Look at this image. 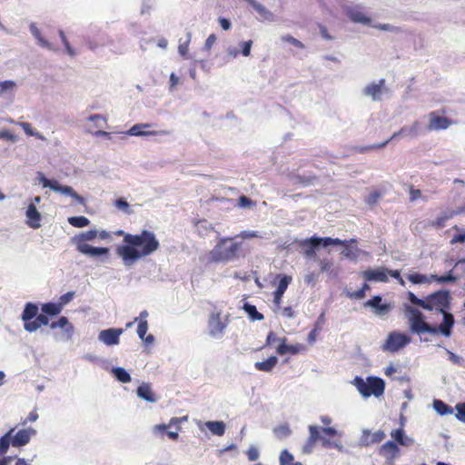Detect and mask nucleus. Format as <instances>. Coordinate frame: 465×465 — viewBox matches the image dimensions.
<instances>
[{
	"mask_svg": "<svg viewBox=\"0 0 465 465\" xmlns=\"http://www.w3.org/2000/svg\"><path fill=\"white\" fill-rule=\"evenodd\" d=\"M408 300L414 305L428 311L436 310L443 315V322L440 325H432L426 322L424 314L411 305H405V315L409 321L410 330L417 335L430 333L443 337H450L454 325V317L450 312L451 296L450 291L440 290L430 293L425 299L417 297L413 292H408Z\"/></svg>",
	"mask_w": 465,
	"mask_h": 465,
	"instance_id": "nucleus-1",
	"label": "nucleus"
},
{
	"mask_svg": "<svg viewBox=\"0 0 465 465\" xmlns=\"http://www.w3.org/2000/svg\"><path fill=\"white\" fill-rule=\"evenodd\" d=\"M160 242L153 232L142 230L140 233L125 234L124 244L116 247V253L125 265L158 251Z\"/></svg>",
	"mask_w": 465,
	"mask_h": 465,
	"instance_id": "nucleus-2",
	"label": "nucleus"
},
{
	"mask_svg": "<svg viewBox=\"0 0 465 465\" xmlns=\"http://www.w3.org/2000/svg\"><path fill=\"white\" fill-rule=\"evenodd\" d=\"M242 252V242L236 237H220L209 252L205 254V263H228L238 260Z\"/></svg>",
	"mask_w": 465,
	"mask_h": 465,
	"instance_id": "nucleus-3",
	"label": "nucleus"
},
{
	"mask_svg": "<svg viewBox=\"0 0 465 465\" xmlns=\"http://www.w3.org/2000/svg\"><path fill=\"white\" fill-rule=\"evenodd\" d=\"M98 236L97 230H89L86 232H82L79 234L75 235L73 238L74 242L75 243L77 252L83 253L84 255H88L89 257H98V255H104L107 257L109 255V248L107 247H94L87 243V241H92Z\"/></svg>",
	"mask_w": 465,
	"mask_h": 465,
	"instance_id": "nucleus-4",
	"label": "nucleus"
},
{
	"mask_svg": "<svg viewBox=\"0 0 465 465\" xmlns=\"http://www.w3.org/2000/svg\"><path fill=\"white\" fill-rule=\"evenodd\" d=\"M230 321V313L223 314L222 311L214 306L210 311L207 318L208 335L213 339H221V337H223Z\"/></svg>",
	"mask_w": 465,
	"mask_h": 465,
	"instance_id": "nucleus-5",
	"label": "nucleus"
},
{
	"mask_svg": "<svg viewBox=\"0 0 465 465\" xmlns=\"http://www.w3.org/2000/svg\"><path fill=\"white\" fill-rule=\"evenodd\" d=\"M320 431H322L324 435H327L329 437L338 436L337 430L333 428H323L320 430L316 426H309L310 435L305 446L303 447L304 452H310L312 448L316 444L317 441H321L322 446L326 449L337 447L336 443L331 441L329 439L323 436H321Z\"/></svg>",
	"mask_w": 465,
	"mask_h": 465,
	"instance_id": "nucleus-6",
	"label": "nucleus"
},
{
	"mask_svg": "<svg viewBox=\"0 0 465 465\" xmlns=\"http://www.w3.org/2000/svg\"><path fill=\"white\" fill-rule=\"evenodd\" d=\"M353 384L365 398L371 395L379 397L383 394L385 388L383 380L378 377H369L366 381L361 377H356Z\"/></svg>",
	"mask_w": 465,
	"mask_h": 465,
	"instance_id": "nucleus-7",
	"label": "nucleus"
},
{
	"mask_svg": "<svg viewBox=\"0 0 465 465\" xmlns=\"http://www.w3.org/2000/svg\"><path fill=\"white\" fill-rule=\"evenodd\" d=\"M411 342V338L407 334H401L400 331H391L381 349L383 351L396 352L404 348Z\"/></svg>",
	"mask_w": 465,
	"mask_h": 465,
	"instance_id": "nucleus-8",
	"label": "nucleus"
},
{
	"mask_svg": "<svg viewBox=\"0 0 465 465\" xmlns=\"http://www.w3.org/2000/svg\"><path fill=\"white\" fill-rule=\"evenodd\" d=\"M346 241H341L339 238H331V237H317L312 236L308 239H305L301 245L308 246L304 251V254L306 257H314L315 251L314 249L320 245L328 246L331 243H346Z\"/></svg>",
	"mask_w": 465,
	"mask_h": 465,
	"instance_id": "nucleus-9",
	"label": "nucleus"
},
{
	"mask_svg": "<svg viewBox=\"0 0 465 465\" xmlns=\"http://www.w3.org/2000/svg\"><path fill=\"white\" fill-rule=\"evenodd\" d=\"M420 126V124L419 122H415L410 127L404 126V127L401 128L398 132H395L386 141H384V142H382L381 143L371 144V145H367V146H361V147L359 148V152L365 153V152H368L370 150L383 148L389 142H391V140H393V139H395V138H397V137H399L401 135L409 134V135H411V136H416L419 134Z\"/></svg>",
	"mask_w": 465,
	"mask_h": 465,
	"instance_id": "nucleus-10",
	"label": "nucleus"
},
{
	"mask_svg": "<svg viewBox=\"0 0 465 465\" xmlns=\"http://www.w3.org/2000/svg\"><path fill=\"white\" fill-rule=\"evenodd\" d=\"M444 114H446V111L444 109L430 113L428 130L440 131L450 128L454 122L449 117L444 116Z\"/></svg>",
	"mask_w": 465,
	"mask_h": 465,
	"instance_id": "nucleus-11",
	"label": "nucleus"
},
{
	"mask_svg": "<svg viewBox=\"0 0 465 465\" xmlns=\"http://www.w3.org/2000/svg\"><path fill=\"white\" fill-rule=\"evenodd\" d=\"M378 454L383 457L390 464H392L394 460L400 455V448L394 441L389 440L379 448Z\"/></svg>",
	"mask_w": 465,
	"mask_h": 465,
	"instance_id": "nucleus-12",
	"label": "nucleus"
},
{
	"mask_svg": "<svg viewBox=\"0 0 465 465\" xmlns=\"http://www.w3.org/2000/svg\"><path fill=\"white\" fill-rule=\"evenodd\" d=\"M123 333V329L109 328L101 331L99 334L100 341L108 346L117 345L119 343V337Z\"/></svg>",
	"mask_w": 465,
	"mask_h": 465,
	"instance_id": "nucleus-13",
	"label": "nucleus"
},
{
	"mask_svg": "<svg viewBox=\"0 0 465 465\" xmlns=\"http://www.w3.org/2000/svg\"><path fill=\"white\" fill-rule=\"evenodd\" d=\"M151 127L149 124H134L133 125L128 134L134 136H143V135H168L170 134L167 130L160 131H145L143 129Z\"/></svg>",
	"mask_w": 465,
	"mask_h": 465,
	"instance_id": "nucleus-14",
	"label": "nucleus"
},
{
	"mask_svg": "<svg viewBox=\"0 0 465 465\" xmlns=\"http://www.w3.org/2000/svg\"><path fill=\"white\" fill-rule=\"evenodd\" d=\"M361 277L367 282H387L389 281L387 276V269L383 267L375 270L369 269L361 272Z\"/></svg>",
	"mask_w": 465,
	"mask_h": 465,
	"instance_id": "nucleus-15",
	"label": "nucleus"
},
{
	"mask_svg": "<svg viewBox=\"0 0 465 465\" xmlns=\"http://www.w3.org/2000/svg\"><path fill=\"white\" fill-rule=\"evenodd\" d=\"M40 183H42V186L44 188H49L54 192L60 193H63L65 195H69L71 197L74 193V191L72 187L60 185L58 183V182L55 180H48L45 177H42L40 179Z\"/></svg>",
	"mask_w": 465,
	"mask_h": 465,
	"instance_id": "nucleus-16",
	"label": "nucleus"
},
{
	"mask_svg": "<svg viewBox=\"0 0 465 465\" xmlns=\"http://www.w3.org/2000/svg\"><path fill=\"white\" fill-rule=\"evenodd\" d=\"M346 243H334L335 245H343L344 249L341 252V254L343 257H346L347 259L351 261H356L359 257L361 251L357 246L352 247V244H357L358 240L355 238H352L351 240H345Z\"/></svg>",
	"mask_w": 465,
	"mask_h": 465,
	"instance_id": "nucleus-17",
	"label": "nucleus"
},
{
	"mask_svg": "<svg viewBox=\"0 0 465 465\" xmlns=\"http://www.w3.org/2000/svg\"><path fill=\"white\" fill-rule=\"evenodd\" d=\"M187 418H173L170 420L169 421V424L168 425H157L155 426L154 430H158V431H161V432H164L166 431L170 427L172 426H176L177 427V430L176 431H167V436L170 440H177L178 438H179V430H181V428L179 427V424L183 421V420H186Z\"/></svg>",
	"mask_w": 465,
	"mask_h": 465,
	"instance_id": "nucleus-18",
	"label": "nucleus"
},
{
	"mask_svg": "<svg viewBox=\"0 0 465 465\" xmlns=\"http://www.w3.org/2000/svg\"><path fill=\"white\" fill-rule=\"evenodd\" d=\"M381 297L375 295L365 302V306L371 307L374 310V313L377 315H384L390 312L391 305L388 303H381Z\"/></svg>",
	"mask_w": 465,
	"mask_h": 465,
	"instance_id": "nucleus-19",
	"label": "nucleus"
},
{
	"mask_svg": "<svg viewBox=\"0 0 465 465\" xmlns=\"http://www.w3.org/2000/svg\"><path fill=\"white\" fill-rule=\"evenodd\" d=\"M34 434L35 430L33 429L19 430L15 436L12 435V446L22 447L28 444Z\"/></svg>",
	"mask_w": 465,
	"mask_h": 465,
	"instance_id": "nucleus-20",
	"label": "nucleus"
},
{
	"mask_svg": "<svg viewBox=\"0 0 465 465\" xmlns=\"http://www.w3.org/2000/svg\"><path fill=\"white\" fill-rule=\"evenodd\" d=\"M305 351L302 344L288 345L286 344V338L282 340V343L277 348V353L280 355L292 354L295 355Z\"/></svg>",
	"mask_w": 465,
	"mask_h": 465,
	"instance_id": "nucleus-21",
	"label": "nucleus"
},
{
	"mask_svg": "<svg viewBox=\"0 0 465 465\" xmlns=\"http://www.w3.org/2000/svg\"><path fill=\"white\" fill-rule=\"evenodd\" d=\"M384 79H380L378 83H371L365 87V95L371 97L372 100H380L384 86Z\"/></svg>",
	"mask_w": 465,
	"mask_h": 465,
	"instance_id": "nucleus-22",
	"label": "nucleus"
},
{
	"mask_svg": "<svg viewBox=\"0 0 465 465\" xmlns=\"http://www.w3.org/2000/svg\"><path fill=\"white\" fill-rule=\"evenodd\" d=\"M385 439V433L382 430H377L373 433L370 431H363L361 436V444L363 446H370L375 443H380Z\"/></svg>",
	"mask_w": 465,
	"mask_h": 465,
	"instance_id": "nucleus-23",
	"label": "nucleus"
},
{
	"mask_svg": "<svg viewBox=\"0 0 465 465\" xmlns=\"http://www.w3.org/2000/svg\"><path fill=\"white\" fill-rule=\"evenodd\" d=\"M26 216L28 218L27 223L30 227L36 229L41 226V213L34 203L28 206Z\"/></svg>",
	"mask_w": 465,
	"mask_h": 465,
	"instance_id": "nucleus-24",
	"label": "nucleus"
},
{
	"mask_svg": "<svg viewBox=\"0 0 465 465\" xmlns=\"http://www.w3.org/2000/svg\"><path fill=\"white\" fill-rule=\"evenodd\" d=\"M391 437L393 439L392 441L397 445L399 444L403 447H409L414 443L412 439L405 435V431L402 428L392 430L391 432Z\"/></svg>",
	"mask_w": 465,
	"mask_h": 465,
	"instance_id": "nucleus-25",
	"label": "nucleus"
},
{
	"mask_svg": "<svg viewBox=\"0 0 465 465\" xmlns=\"http://www.w3.org/2000/svg\"><path fill=\"white\" fill-rule=\"evenodd\" d=\"M148 330V322L145 319H140L137 325V335L139 339L144 341L146 344H152L154 341L153 334L146 335Z\"/></svg>",
	"mask_w": 465,
	"mask_h": 465,
	"instance_id": "nucleus-26",
	"label": "nucleus"
},
{
	"mask_svg": "<svg viewBox=\"0 0 465 465\" xmlns=\"http://www.w3.org/2000/svg\"><path fill=\"white\" fill-rule=\"evenodd\" d=\"M49 319L45 313L36 314L32 322H25V329L28 331H35L39 329L42 325H47Z\"/></svg>",
	"mask_w": 465,
	"mask_h": 465,
	"instance_id": "nucleus-27",
	"label": "nucleus"
},
{
	"mask_svg": "<svg viewBox=\"0 0 465 465\" xmlns=\"http://www.w3.org/2000/svg\"><path fill=\"white\" fill-rule=\"evenodd\" d=\"M51 329L61 328L70 337L74 331L73 324L68 321L65 316H61L57 321H54L50 323Z\"/></svg>",
	"mask_w": 465,
	"mask_h": 465,
	"instance_id": "nucleus-28",
	"label": "nucleus"
},
{
	"mask_svg": "<svg viewBox=\"0 0 465 465\" xmlns=\"http://www.w3.org/2000/svg\"><path fill=\"white\" fill-rule=\"evenodd\" d=\"M347 15L353 23L363 25H369L371 23L370 17H367L361 9H349Z\"/></svg>",
	"mask_w": 465,
	"mask_h": 465,
	"instance_id": "nucleus-29",
	"label": "nucleus"
},
{
	"mask_svg": "<svg viewBox=\"0 0 465 465\" xmlns=\"http://www.w3.org/2000/svg\"><path fill=\"white\" fill-rule=\"evenodd\" d=\"M279 360L276 356H271L263 361L255 362L254 367L259 371L270 372L278 364Z\"/></svg>",
	"mask_w": 465,
	"mask_h": 465,
	"instance_id": "nucleus-30",
	"label": "nucleus"
},
{
	"mask_svg": "<svg viewBox=\"0 0 465 465\" xmlns=\"http://www.w3.org/2000/svg\"><path fill=\"white\" fill-rule=\"evenodd\" d=\"M136 393L140 398L149 402H153L156 401V397L153 392L150 384L148 383H143L140 385L136 390Z\"/></svg>",
	"mask_w": 465,
	"mask_h": 465,
	"instance_id": "nucleus-31",
	"label": "nucleus"
},
{
	"mask_svg": "<svg viewBox=\"0 0 465 465\" xmlns=\"http://www.w3.org/2000/svg\"><path fill=\"white\" fill-rule=\"evenodd\" d=\"M39 307L33 302H27L22 314V320L25 322H32V320L37 316Z\"/></svg>",
	"mask_w": 465,
	"mask_h": 465,
	"instance_id": "nucleus-32",
	"label": "nucleus"
},
{
	"mask_svg": "<svg viewBox=\"0 0 465 465\" xmlns=\"http://www.w3.org/2000/svg\"><path fill=\"white\" fill-rule=\"evenodd\" d=\"M205 427L215 436H223L225 432V424L223 421H206Z\"/></svg>",
	"mask_w": 465,
	"mask_h": 465,
	"instance_id": "nucleus-33",
	"label": "nucleus"
},
{
	"mask_svg": "<svg viewBox=\"0 0 465 465\" xmlns=\"http://www.w3.org/2000/svg\"><path fill=\"white\" fill-rule=\"evenodd\" d=\"M30 31H31L32 35L38 41V44H39L40 46H42L44 48H46V49H49V50H53L54 49L52 45L47 40L45 39V37L41 34V30L38 27L35 26V24H32L30 25Z\"/></svg>",
	"mask_w": 465,
	"mask_h": 465,
	"instance_id": "nucleus-34",
	"label": "nucleus"
},
{
	"mask_svg": "<svg viewBox=\"0 0 465 465\" xmlns=\"http://www.w3.org/2000/svg\"><path fill=\"white\" fill-rule=\"evenodd\" d=\"M15 430H10L6 434L0 438V456L5 454L9 449V446L12 445V434Z\"/></svg>",
	"mask_w": 465,
	"mask_h": 465,
	"instance_id": "nucleus-35",
	"label": "nucleus"
},
{
	"mask_svg": "<svg viewBox=\"0 0 465 465\" xmlns=\"http://www.w3.org/2000/svg\"><path fill=\"white\" fill-rule=\"evenodd\" d=\"M61 305L56 302H46L42 304V312L45 315L54 316L61 312Z\"/></svg>",
	"mask_w": 465,
	"mask_h": 465,
	"instance_id": "nucleus-36",
	"label": "nucleus"
},
{
	"mask_svg": "<svg viewBox=\"0 0 465 465\" xmlns=\"http://www.w3.org/2000/svg\"><path fill=\"white\" fill-rule=\"evenodd\" d=\"M242 308L252 320L261 321L264 319V315L262 312H258L255 305L251 304L249 302H245Z\"/></svg>",
	"mask_w": 465,
	"mask_h": 465,
	"instance_id": "nucleus-37",
	"label": "nucleus"
},
{
	"mask_svg": "<svg viewBox=\"0 0 465 465\" xmlns=\"http://www.w3.org/2000/svg\"><path fill=\"white\" fill-rule=\"evenodd\" d=\"M277 279H279L280 282L278 283L277 289L274 292L284 295L286 290L288 289V285L292 282V277L284 274H279Z\"/></svg>",
	"mask_w": 465,
	"mask_h": 465,
	"instance_id": "nucleus-38",
	"label": "nucleus"
},
{
	"mask_svg": "<svg viewBox=\"0 0 465 465\" xmlns=\"http://www.w3.org/2000/svg\"><path fill=\"white\" fill-rule=\"evenodd\" d=\"M67 221L69 224L76 228H83L90 224V220L85 216H72Z\"/></svg>",
	"mask_w": 465,
	"mask_h": 465,
	"instance_id": "nucleus-39",
	"label": "nucleus"
},
{
	"mask_svg": "<svg viewBox=\"0 0 465 465\" xmlns=\"http://www.w3.org/2000/svg\"><path fill=\"white\" fill-rule=\"evenodd\" d=\"M280 465H302L300 462H293V456L287 450H282L280 453Z\"/></svg>",
	"mask_w": 465,
	"mask_h": 465,
	"instance_id": "nucleus-40",
	"label": "nucleus"
},
{
	"mask_svg": "<svg viewBox=\"0 0 465 465\" xmlns=\"http://www.w3.org/2000/svg\"><path fill=\"white\" fill-rule=\"evenodd\" d=\"M16 88V83L14 80L0 81V96L7 92H13Z\"/></svg>",
	"mask_w": 465,
	"mask_h": 465,
	"instance_id": "nucleus-41",
	"label": "nucleus"
},
{
	"mask_svg": "<svg viewBox=\"0 0 465 465\" xmlns=\"http://www.w3.org/2000/svg\"><path fill=\"white\" fill-rule=\"evenodd\" d=\"M455 214L454 212L445 213L439 216L436 220L432 221L431 225L435 228H442L446 225V222Z\"/></svg>",
	"mask_w": 465,
	"mask_h": 465,
	"instance_id": "nucleus-42",
	"label": "nucleus"
},
{
	"mask_svg": "<svg viewBox=\"0 0 465 465\" xmlns=\"http://www.w3.org/2000/svg\"><path fill=\"white\" fill-rule=\"evenodd\" d=\"M113 372L114 373L115 377L118 379V381L127 383L131 381V377L129 373L121 367H116L113 370Z\"/></svg>",
	"mask_w": 465,
	"mask_h": 465,
	"instance_id": "nucleus-43",
	"label": "nucleus"
},
{
	"mask_svg": "<svg viewBox=\"0 0 465 465\" xmlns=\"http://www.w3.org/2000/svg\"><path fill=\"white\" fill-rule=\"evenodd\" d=\"M89 121L93 122L96 128H106L107 119L101 114H94L89 117Z\"/></svg>",
	"mask_w": 465,
	"mask_h": 465,
	"instance_id": "nucleus-44",
	"label": "nucleus"
},
{
	"mask_svg": "<svg viewBox=\"0 0 465 465\" xmlns=\"http://www.w3.org/2000/svg\"><path fill=\"white\" fill-rule=\"evenodd\" d=\"M191 39H192V33H188L186 41L183 43H180V45L178 46L179 54L184 58L189 57L188 53H189V45L191 43Z\"/></svg>",
	"mask_w": 465,
	"mask_h": 465,
	"instance_id": "nucleus-45",
	"label": "nucleus"
},
{
	"mask_svg": "<svg viewBox=\"0 0 465 465\" xmlns=\"http://www.w3.org/2000/svg\"><path fill=\"white\" fill-rule=\"evenodd\" d=\"M407 278L413 284H421V283H425V282H430V278L429 279L425 275L420 274V273L409 274L407 276Z\"/></svg>",
	"mask_w": 465,
	"mask_h": 465,
	"instance_id": "nucleus-46",
	"label": "nucleus"
},
{
	"mask_svg": "<svg viewBox=\"0 0 465 465\" xmlns=\"http://www.w3.org/2000/svg\"><path fill=\"white\" fill-rule=\"evenodd\" d=\"M435 281L439 283H445V282H455L457 281V278L452 276L450 272L447 275L443 276H438L435 274L430 275V281Z\"/></svg>",
	"mask_w": 465,
	"mask_h": 465,
	"instance_id": "nucleus-47",
	"label": "nucleus"
},
{
	"mask_svg": "<svg viewBox=\"0 0 465 465\" xmlns=\"http://www.w3.org/2000/svg\"><path fill=\"white\" fill-rule=\"evenodd\" d=\"M433 405H434L435 410L440 414H446V413L451 412L450 406L447 405L441 400H435Z\"/></svg>",
	"mask_w": 465,
	"mask_h": 465,
	"instance_id": "nucleus-48",
	"label": "nucleus"
},
{
	"mask_svg": "<svg viewBox=\"0 0 465 465\" xmlns=\"http://www.w3.org/2000/svg\"><path fill=\"white\" fill-rule=\"evenodd\" d=\"M455 418L460 422H465V402H460L455 405Z\"/></svg>",
	"mask_w": 465,
	"mask_h": 465,
	"instance_id": "nucleus-49",
	"label": "nucleus"
},
{
	"mask_svg": "<svg viewBox=\"0 0 465 465\" xmlns=\"http://www.w3.org/2000/svg\"><path fill=\"white\" fill-rule=\"evenodd\" d=\"M114 205L116 209L124 212V213L130 214L132 213L129 203L124 198L116 199Z\"/></svg>",
	"mask_w": 465,
	"mask_h": 465,
	"instance_id": "nucleus-50",
	"label": "nucleus"
},
{
	"mask_svg": "<svg viewBox=\"0 0 465 465\" xmlns=\"http://www.w3.org/2000/svg\"><path fill=\"white\" fill-rule=\"evenodd\" d=\"M58 35L61 38V41L66 50V53L70 55V56H74L75 54V51L73 49V47L70 45L64 31L62 30H59L58 31Z\"/></svg>",
	"mask_w": 465,
	"mask_h": 465,
	"instance_id": "nucleus-51",
	"label": "nucleus"
},
{
	"mask_svg": "<svg viewBox=\"0 0 465 465\" xmlns=\"http://www.w3.org/2000/svg\"><path fill=\"white\" fill-rule=\"evenodd\" d=\"M294 180H295L296 183L302 184L303 186H307V185L312 184L316 180V177L315 176L305 177V176H300V174H297L295 176Z\"/></svg>",
	"mask_w": 465,
	"mask_h": 465,
	"instance_id": "nucleus-52",
	"label": "nucleus"
},
{
	"mask_svg": "<svg viewBox=\"0 0 465 465\" xmlns=\"http://www.w3.org/2000/svg\"><path fill=\"white\" fill-rule=\"evenodd\" d=\"M19 125L23 128L27 135L36 136L40 139H43V137L38 133H35L31 124L23 122L19 123Z\"/></svg>",
	"mask_w": 465,
	"mask_h": 465,
	"instance_id": "nucleus-53",
	"label": "nucleus"
},
{
	"mask_svg": "<svg viewBox=\"0 0 465 465\" xmlns=\"http://www.w3.org/2000/svg\"><path fill=\"white\" fill-rule=\"evenodd\" d=\"M282 40L285 43H289V44L292 45L293 46H295L297 48H300V49L304 48V45L301 41L292 37V35H283L282 37Z\"/></svg>",
	"mask_w": 465,
	"mask_h": 465,
	"instance_id": "nucleus-54",
	"label": "nucleus"
},
{
	"mask_svg": "<svg viewBox=\"0 0 465 465\" xmlns=\"http://www.w3.org/2000/svg\"><path fill=\"white\" fill-rule=\"evenodd\" d=\"M74 296V292H68L63 295H61L59 297V300H58V305H61V309H63V306L65 305L66 303H68L69 302H71L73 300Z\"/></svg>",
	"mask_w": 465,
	"mask_h": 465,
	"instance_id": "nucleus-55",
	"label": "nucleus"
},
{
	"mask_svg": "<svg viewBox=\"0 0 465 465\" xmlns=\"http://www.w3.org/2000/svg\"><path fill=\"white\" fill-rule=\"evenodd\" d=\"M277 341H280V338L277 336L276 332L273 331H270L267 335L264 347L272 346L274 343L277 342Z\"/></svg>",
	"mask_w": 465,
	"mask_h": 465,
	"instance_id": "nucleus-56",
	"label": "nucleus"
},
{
	"mask_svg": "<svg viewBox=\"0 0 465 465\" xmlns=\"http://www.w3.org/2000/svg\"><path fill=\"white\" fill-rule=\"evenodd\" d=\"M0 139H6L11 142H15L17 137L12 132L6 129L0 130Z\"/></svg>",
	"mask_w": 465,
	"mask_h": 465,
	"instance_id": "nucleus-57",
	"label": "nucleus"
},
{
	"mask_svg": "<svg viewBox=\"0 0 465 465\" xmlns=\"http://www.w3.org/2000/svg\"><path fill=\"white\" fill-rule=\"evenodd\" d=\"M236 238L237 237H241L242 239H246V238H257V237H260V234L258 232L256 231H242L238 235L235 236Z\"/></svg>",
	"mask_w": 465,
	"mask_h": 465,
	"instance_id": "nucleus-58",
	"label": "nucleus"
},
{
	"mask_svg": "<svg viewBox=\"0 0 465 465\" xmlns=\"http://www.w3.org/2000/svg\"><path fill=\"white\" fill-rule=\"evenodd\" d=\"M249 460L255 461L259 459L260 453L255 447H251L246 452Z\"/></svg>",
	"mask_w": 465,
	"mask_h": 465,
	"instance_id": "nucleus-59",
	"label": "nucleus"
},
{
	"mask_svg": "<svg viewBox=\"0 0 465 465\" xmlns=\"http://www.w3.org/2000/svg\"><path fill=\"white\" fill-rule=\"evenodd\" d=\"M409 191L411 202H415L421 197L420 190L415 189L414 186L411 185Z\"/></svg>",
	"mask_w": 465,
	"mask_h": 465,
	"instance_id": "nucleus-60",
	"label": "nucleus"
},
{
	"mask_svg": "<svg viewBox=\"0 0 465 465\" xmlns=\"http://www.w3.org/2000/svg\"><path fill=\"white\" fill-rule=\"evenodd\" d=\"M325 322H326V318H325V313H324V312H322V313L318 316V318H317V320H316V322H315V323H314V326H313V327H314V328H316V329H317V330H319V331H322V330L323 325L325 324Z\"/></svg>",
	"mask_w": 465,
	"mask_h": 465,
	"instance_id": "nucleus-61",
	"label": "nucleus"
},
{
	"mask_svg": "<svg viewBox=\"0 0 465 465\" xmlns=\"http://www.w3.org/2000/svg\"><path fill=\"white\" fill-rule=\"evenodd\" d=\"M252 40H249V41H246V42H243L242 44V54L244 55V56H249L250 54H251V49H252Z\"/></svg>",
	"mask_w": 465,
	"mask_h": 465,
	"instance_id": "nucleus-62",
	"label": "nucleus"
},
{
	"mask_svg": "<svg viewBox=\"0 0 465 465\" xmlns=\"http://www.w3.org/2000/svg\"><path fill=\"white\" fill-rule=\"evenodd\" d=\"M320 267L322 272H329L332 267V262L330 260L324 259L320 262Z\"/></svg>",
	"mask_w": 465,
	"mask_h": 465,
	"instance_id": "nucleus-63",
	"label": "nucleus"
},
{
	"mask_svg": "<svg viewBox=\"0 0 465 465\" xmlns=\"http://www.w3.org/2000/svg\"><path fill=\"white\" fill-rule=\"evenodd\" d=\"M238 203L241 207H250L253 204L252 201L244 195L239 197Z\"/></svg>",
	"mask_w": 465,
	"mask_h": 465,
	"instance_id": "nucleus-64",
	"label": "nucleus"
}]
</instances>
